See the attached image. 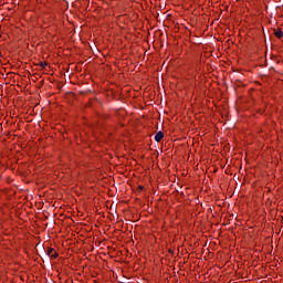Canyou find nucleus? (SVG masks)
<instances>
[{"instance_id": "nucleus-1", "label": "nucleus", "mask_w": 283, "mask_h": 283, "mask_svg": "<svg viewBox=\"0 0 283 283\" xmlns=\"http://www.w3.org/2000/svg\"><path fill=\"white\" fill-rule=\"evenodd\" d=\"M46 254L51 258V260H56V258H59V252H56V250L53 248H48Z\"/></svg>"}, {"instance_id": "nucleus-2", "label": "nucleus", "mask_w": 283, "mask_h": 283, "mask_svg": "<svg viewBox=\"0 0 283 283\" xmlns=\"http://www.w3.org/2000/svg\"><path fill=\"white\" fill-rule=\"evenodd\" d=\"M163 138H165V133H163L161 130H159V132L155 135V140H156V143H160V140H163Z\"/></svg>"}, {"instance_id": "nucleus-3", "label": "nucleus", "mask_w": 283, "mask_h": 283, "mask_svg": "<svg viewBox=\"0 0 283 283\" xmlns=\"http://www.w3.org/2000/svg\"><path fill=\"white\" fill-rule=\"evenodd\" d=\"M274 36H276V39H282L283 38L282 29H277L276 31H274Z\"/></svg>"}, {"instance_id": "nucleus-4", "label": "nucleus", "mask_w": 283, "mask_h": 283, "mask_svg": "<svg viewBox=\"0 0 283 283\" xmlns=\"http://www.w3.org/2000/svg\"><path fill=\"white\" fill-rule=\"evenodd\" d=\"M40 67H42V70H45L46 65H48V62H40Z\"/></svg>"}, {"instance_id": "nucleus-5", "label": "nucleus", "mask_w": 283, "mask_h": 283, "mask_svg": "<svg viewBox=\"0 0 283 283\" xmlns=\"http://www.w3.org/2000/svg\"><path fill=\"white\" fill-rule=\"evenodd\" d=\"M139 189H143V186H139Z\"/></svg>"}]
</instances>
